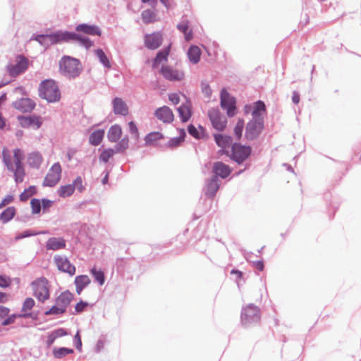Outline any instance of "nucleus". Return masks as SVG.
<instances>
[{
  "instance_id": "f257e3e1",
  "label": "nucleus",
  "mask_w": 361,
  "mask_h": 361,
  "mask_svg": "<svg viewBox=\"0 0 361 361\" xmlns=\"http://www.w3.org/2000/svg\"><path fill=\"white\" fill-rule=\"evenodd\" d=\"M2 155L7 169L14 174L15 181L17 183L23 182L25 176V170L22 164V160L24 159L23 152L20 149H16L11 157L6 150L4 149Z\"/></svg>"
},
{
  "instance_id": "f03ea898",
  "label": "nucleus",
  "mask_w": 361,
  "mask_h": 361,
  "mask_svg": "<svg viewBox=\"0 0 361 361\" xmlns=\"http://www.w3.org/2000/svg\"><path fill=\"white\" fill-rule=\"evenodd\" d=\"M59 65L60 73L69 79L79 76L82 71L80 61L71 56H63L59 61Z\"/></svg>"
},
{
  "instance_id": "7ed1b4c3",
  "label": "nucleus",
  "mask_w": 361,
  "mask_h": 361,
  "mask_svg": "<svg viewBox=\"0 0 361 361\" xmlns=\"http://www.w3.org/2000/svg\"><path fill=\"white\" fill-rule=\"evenodd\" d=\"M39 96L49 102H58L61 98V93L58 85L52 80H47L40 84Z\"/></svg>"
},
{
  "instance_id": "20e7f679",
  "label": "nucleus",
  "mask_w": 361,
  "mask_h": 361,
  "mask_svg": "<svg viewBox=\"0 0 361 361\" xmlns=\"http://www.w3.org/2000/svg\"><path fill=\"white\" fill-rule=\"evenodd\" d=\"M261 317L260 310L253 305H246L241 312V322L246 327L254 326L259 323Z\"/></svg>"
},
{
  "instance_id": "39448f33",
  "label": "nucleus",
  "mask_w": 361,
  "mask_h": 361,
  "mask_svg": "<svg viewBox=\"0 0 361 361\" xmlns=\"http://www.w3.org/2000/svg\"><path fill=\"white\" fill-rule=\"evenodd\" d=\"M68 31H57L49 35H39L32 38L42 46L48 47L51 44L66 42V37L69 36Z\"/></svg>"
},
{
  "instance_id": "423d86ee",
  "label": "nucleus",
  "mask_w": 361,
  "mask_h": 361,
  "mask_svg": "<svg viewBox=\"0 0 361 361\" xmlns=\"http://www.w3.org/2000/svg\"><path fill=\"white\" fill-rule=\"evenodd\" d=\"M34 295L39 301L44 302L49 298L48 281L45 278H40L32 283Z\"/></svg>"
},
{
  "instance_id": "0eeeda50",
  "label": "nucleus",
  "mask_w": 361,
  "mask_h": 361,
  "mask_svg": "<svg viewBox=\"0 0 361 361\" xmlns=\"http://www.w3.org/2000/svg\"><path fill=\"white\" fill-rule=\"evenodd\" d=\"M264 128L262 118H252L246 126L245 137L247 140H254L257 138Z\"/></svg>"
},
{
  "instance_id": "6e6552de",
  "label": "nucleus",
  "mask_w": 361,
  "mask_h": 361,
  "mask_svg": "<svg viewBox=\"0 0 361 361\" xmlns=\"http://www.w3.org/2000/svg\"><path fill=\"white\" fill-rule=\"evenodd\" d=\"M251 152L252 149L250 146L234 144L232 147L231 158L238 164H241L250 156Z\"/></svg>"
},
{
  "instance_id": "1a4fd4ad",
  "label": "nucleus",
  "mask_w": 361,
  "mask_h": 361,
  "mask_svg": "<svg viewBox=\"0 0 361 361\" xmlns=\"http://www.w3.org/2000/svg\"><path fill=\"white\" fill-rule=\"evenodd\" d=\"M61 171L62 169L60 164L59 162L54 164L44 178L43 186H55L61 179Z\"/></svg>"
},
{
  "instance_id": "9d476101",
  "label": "nucleus",
  "mask_w": 361,
  "mask_h": 361,
  "mask_svg": "<svg viewBox=\"0 0 361 361\" xmlns=\"http://www.w3.org/2000/svg\"><path fill=\"white\" fill-rule=\"evenodd\" d=\"M208 116L214 128L222 131L226 128V118L218 108H212L209 110Z\"/></svg>"
},
{
  "instance_id": "9b49d317",
  "label": "nucleus",
  "mask_w": 361,
  "mask_h": 361,
  "mask_svg": "<svg viewBox=\"0 0 361 361\" xmlns=\"http://www.w3.org/2000/svg\"><path fill=\"white\" fill-rule=\"evenodd\" d=\"M28 61L23 56H19L16 59V63L15 65L8 66V71L12 77H16L17 75L23 73L27 68Z\"/></svg>"
},
{
  "instance_id": "f8f14e48",
  "label": "nucleus",
  "mask_w": 361,
  "mask_h": 361,
  "mask_svg": "<svg viewBox=\"0 0 361 361\" xmlns=\"http://www.w3.org/2000/svg\"><path fill=\"white\" fill-rule=\"evenodd\" d=\"M161 73L163 77L169 81H180L184 78V73L182 71L167 66L161 67Z\"/></svg>"
},
{
  "instance_id": "ddd939ff",
  "label": "nucleus",
  "mask_w": 361,
  "mask_h": 361,
  "mask_svg": "<svg viewBox=\"0 0 361 361\" xmlns=\"http://www.w3.org/2000/svg\"><path fill=\"white\" fill-rule=\"evenodd\" d=\"M54 262L59 270L69 274L73 276L75 272V267L72 265L67 257L56 255L54 257Z\"/></svg>"
},
{
  "instance_id": "4468645a",
  "label": "nucleus",
  "mask_w": 361,
  "mask_h": 361,
  "mask_svg": "<svg viewBox=\"0 0 361 361\" xmlns=\"http://www.w3.org/2000/svg\"><path fill=\"white\" fill-rule=\"evenodd\" d=\"M161 42L162 35L160 32H154L145 37V44L149 49H157Z\"/></svg>"
},
{
  "instance_id": "2eb2a0df",
  "label": "nucleus",
  "mask_w": 361,
  "mask_h": 361,
  "mask_svg": "<svg viewBox=\"0 0 361 361\" xmlns=\"http://www.w3.org/2000/svg\"><path fill=\"white\" fill-rule=\"evenodd\" d=\"M35 102L29 98H21L13 103V106L23 112H30L35 108Z\"/></svg>"
},
{
  "instance_id": "dca6fc26",
  "label": "nucleus",
  "mask_w": 361,
  "mask_h": 361,
  "mask_svg": "<svg viewBox=\"0 0 361 361\" xmlns=\"http://www.w3.org/2000/svg\"><path fill=\"white\" fill-rule=\"evenodd\" d=\"M154 115L164 123H171L173 121V114L171 109L166 106L157 109L155 111Z\"/></svg>"
},
{
  "instance_id": "f3484780",
  "label": "nucleus",
  "mask_w": 361,
  "mask_h": 361,
  "mask_svg": "<svg viewBox=\"0 0 361 361\" xmlns=\"http://www.w3.org/2000/svg\"><path fill=\"white\" fill-rule=\"evenodd\" d=\"M219 181L216 177H212L206 182L203 191L207 197H212L215 195L219 188Z\"/></svg>"
},
{
  "instance_id": "a211bd4d",
  "label": "nucleus",
  "mask_w": 361,
  "mask_h": 361,
  "mask_svg": "<svg viewBox=\"0 0 361 361\" xmlns=\"http://www.w3.org/2000/svg\"><path fill=\"white\" fill-rule=\"evenodd\" d=\"M68 34H70V35L66 37V42L69 41H77L87 49L93 46V42L87 37L73 32H68Z\"/></svg>"
},
{
  "instance_id": "6ab92c4d",
  "label": "nucleus",
  "mask_w": 361,
  "mask_h": 361,
  "mask_svg": "<svg viewBox=\"0 0 361 361\" xmlns=\"http://www.w3.org/2000/svg\"><path fill=\"white\" fill-rule=\"evenodd\" d=\"M113 110L115 114L126 116L128 113V108L126 102L119 97H116L112 101Z\"/></svg>"
},
{
  "instance_id": "aec40b11",
  "label": "nucleus",
  "mask_w": 361,
  "mask_h": 361,
  "mask_svg": "<svg viewBox=\"0 0 361 361\" xmlns=\"http://www.w3.org/2000/svg\"><path fill=\"white\" fill-rule=\"evenodd\" d=\"M76 31L83 32L90 35L100 36L102 34L100 28L94 25L80 24L75 28Z\"/></svg>"
},
{
  "instance_id": "412c9836",
  "label": "nucleus",
  "mask_w": 361,
  "mask_h": 361,
  "mask_svg": "<svg viewBox=\"0 0 361 361\" xmlns=\"http://www.w3.org/2000/svg\"><path fill=\"white\" fill-rule=\"evenodd\" d=\"M66 247V240L63 238L52 237L48 239L46 248L49 250H58Z\"/></svg>"
},
{
  "instance_id": "4be33fe9",
  "label": "nucleus",
  "mask_w": 361,
  "mask_h": 361,
  "mask_svg": "<svg viewBox=\"0 0 361 361\" xmlns=\"http://www.w3.org/2000/svg\"><path fill=\"white\" fill-rule=\"evenodd\" d=\"M20 123L23 128L35 127L36 129L41 126V122L37 117H19Z\"/></svg>"
},
{
  "instance_id": "5701e85b",
  "label": "nucleus",
  "mask_w": 361,
  "mask_h": 361,
  "mask_svg": "<svg viewBox=\"0 0 361 361\" xmlns=\"http://www.w3.org/2000/svg\"><path fill=\"white\" fill-rule=\"evenodd\" d=\"M122 129L119 125L115 124L108 130L107 137L111 142H116L121 137Z\"/></svg>"
},
{
  "instance_id": "b1692460",
  "label": "nucleus",
  "mask_w": 361,
  "mask_h": 361,
  "mask_svg": "<svg viewBox=\"0 0 361 361\" xmlns=\"http://www.w3.org/2000/svg\"><path fill=\"white\" fill-rule=\"evenodd\" d=\"M73 297V294L69 291L63 292L56 298V303L66 311V308L70 305Z\"/></svg>"
},
{
  "instance_id": "393cba45",
  "label": "nucleus",
  "mask_w": 361,
  "mask_h": 361,
  "mask_svg": "<svg viewBox=\"0 0 361 361\" xmlns=\"http://www.w3.org/2000/svg\"><path fill=\"white\" fill-rule=\"evenodd\" d=\"M90 279L87 275L78 276L75 279L76 293L80 295L82 290L90 284Z\"/></svg>"
},
{
  "instance_id": "a878e982",
  "label": "nucleus",
  "mask_w": 361,
  "mask_h": 361,
  "mask_svg": "<svg viewBox=\"0 0 361 361\" xmlns=\"http://www.w3.org/2000/svg\"><path fill=\"white\" fill-rule=\"evenodd\" d=\"M190 61L197 64L200 59L201 50L197 46H191L187 53Z\"/></svg>"
},
{
  "instance_id": "bb28decb",
  "label": "nucleus",
  "mask_w": 361,
  "mask_h": 361,
  "mask_svg": "<svg viewBox=\"0 0 361 361\" xmlns=\"http://www.w3.org/2000/svg\"><path fill=\"white\" fill-rule=\"evenodd\" d=\"M179 116L183 122H187L191 116L190 105L188 102L178 108Z\"/></svg>"
},
{
  "instance_id": "cd10ccee",
  "label": "nucleus",
  "mask_w": 361,
  "mask_h": 361,
  "mask_svg": "<svg viewBox=\"0 0 361 361\" xmlns=\"http://www.w3.org/2000/svg\"><path fill=\"white\" fill-rule=\"evenodd\" d=\"M42 162V157L39 152H32L28 155L27 163L30 166L35 169L39 168Z\"/></svg>"
},
{
  "instance_id": "c85d7f7f",
  "label": "nucleus",
  "mask_w": 361,
  "mask_h": 361,
  "mask_svg": "<svg viewBox=\"0 0 361 361\" xmlns=\"http://www.w3.org/2000/svg\"><path fill=\"white\" fill-rule=\"evenodd\" d=\"M188 24L187 20H182L181 22L177 25V29L184 34L185 39L187 42L192 39V33L191 30H188Z\"/></svg>"
},
{
  "instance_id": "c756f323",
  "label": "nucleus",
  "mask_w": 361,
  "mask_h": 361,
  "mask_svg": "<svg viewBox=\"0 0 361 361\" xmlns=\"http://www.w3.org/2000/svg\"><path fill=\"white\" fill-rule=\"evenodd\" d=\"M104 135V130H96L92 133L90 134L89 137V142L92 145L97 146L99 145L103 140Z\"/></svg>"
},
{
  "instance_id": "7c9ffc66",
  "label": "nucleus",
  "mask_w": 361,
  "mask_h": 361,
  "mask_svg": "<svg viewBox=\"0 0 361 361\" xmlns=\"http://www.w3.org/2000/svg\"><path fill=\"white\" fill-rule=\"evenodd\" d=\"M212 171L214 173L213 177H216L217 180H219V178H226V165L224 163H214Z\"/></svg>"
},
{
  "instance_id": "2f4dec72",
  "label": "nucleus",
  "mask_w": 361,
  "mask_h": 361,
  "mask_svg": "<svg viewBox=\"0 0 361 361\" xmlns=\"http://www.w3.org/2000/svg\"><path fill=\"white\" fill-rule=\"evenodd\" d=\"M237 113L236 100L227 94V116L233 117Z\"/></svg>"
},
{
  "instance_id": "473e14b6",
  "label": "nucleus",
  "mask_w": 361,
  "mask_h": 361,
  "mask_svg": "<svg viewBox=\"0 0 361 361\" xmlns=\"http://www.w3.org/2000/svg\"><path fill=\"white\" fill-rule=\"evenodd\" d=\"M31 317V313H21V314H13L2 321V326H8L15 322L17 318H29Z\"/></svg>"
},
{
  "instance_id": "72a5a7b5",
  "label": "nucleus",
  "mask_w": 361,
  "mask_h": 361,
  "mask_svg": "<svg viewBox=\"0 0 361 361\" xmlns=\"http://www.w3.org/2000/svg\"><path fill=\"white\" fill-rule=\"evenodd\" d=\"M169 54V47L159 51L153 61V67H156L163 61H166Z\"/></svg>"
},
{
  "instance_id": "f704fd0d",
  "label": "nucleus",
  "mask_w": 361,
  "mask_h": 361,
  "mask_svg": "<svg viewBox=\"0 0 361 361\" xmlns=\"http://www.w3.org/2000/svg\"><path fill=\"white\" fill-rule=\"evenodd\" d=\"M16 214V209L13 207L6 208L1 214L0 220L3 223H7L11 221Z\"/></svg>"
},
{
  "instance_id": "c9c22d12",
  "label": "nucleus",
  "mask_w": 361,
  "mask_h": 361,
  "mask_svg": "<svg viewBox=\"0 0 361 361\" xmlns=\"http://www.w3.org/2000/svg\"><path fill=\"white\" fill-rule=\"evenodd\" d=\"M74 192V186L72 184H68L61 186L58 190V194L61 197L71 196Z\"/></svg>"
},
{
  "instance_id": "e433bc0d",
  "label": "nucleus",
  "mask_w": 361,
  "mask_h": 361,
  "mask_svg": "<svg viewBox=\"0 0 361 361\" xmlns=\"http://www.w3.org/2000/svg\"><path fill=\"white\" fill-rule=\"evenodd\" d=\"M244 129V120L238 118L235 126L233 128V137L236 140H240L243 135Z\"/></svg>"
},
{
  "instance_id": "4c0bfd02",
  "label": "nucleus",
  "mask_w": 361,
  "mask_h": 361,
  "mask_svg": "<svg viewBox=\"0 0 361 361\" xmlns=\"http://www.w3.org/2000/svg\"><path fill=\"white\" fill-rule=\"evenodd\" d=\"M73 353V350L71 348H54L53 350V355L55 358L61 359L68 354H71Z\"/></svg>"
},
{
  "instance_id": "58836bf2",
  "label": "nucleus",
  "mask_w": 361,
  "mask_h": 361,
  "mask_svg": "<svg viewBox=\"0 0 361 361\" xmlns=\"http://www.w3.org/2000/svg\"><path fill=\"white\" fill-rule=\"evenodd\" d=\"M163 138V135L159 132L149 133L145 138L146 145H154L155 142Z\"/></svg>"
},
{
  "instance_id": "ea45409f",
  "label": "nucleus",
  "mask_w": 361,
  "mask_h": 361,
  "mask_svg": "<svg viewBox=\"0 0 361 361\" xmlns=\"http://www.w3.org/2000/svg\"><path fill=\"white\" fill-rule=\"evenodd\" d=\"M214 140L216 143V145L221 148L220 149L219 152L221 154H224L226 153V137L224 136L222 134H214Z\"/></svg>"
},
{
  "instance_id": "a19ab883",
  "label": "nucleus",
  "mask_w": 361,
  "mask_h": 361,
  "mask_svg": "<svg viewBox=\"0 0 361 361\" xmlns=\"http://www.w3.org/2000/svg\"><path fill=\"white\" fill-rule=\"evenodd\" d=\"M128 137L126 136L115 145L114 149L116 153L123 152L128 147Z\"/></svg>"
},
{
  "instance_id": "79ce46f5",
  "label": "nucleus",
  "mask_w": 361,
  "mask_h": 361,
  "mask_svg": "<svg viewBox=\"0 0 361 361\" xmlns=\"http://www.w3.org/2000/svg\"><path fill=\"white\" fill-rule=\"evenodd\" d=\"M266 110L265 104L262 101H258L255 103V109L252 114V118H262L261 112Z\"/></svg>"
},
{
  "instance_id": "37998d69",
  "label": "nucleus",
  "mask_w": 361,
  "mask_h": 361,
  "mask_svg": "<svg viewBox=\"0 0 361 361\" xmlns=\"http://www.w3.org/2000/svg\"><path fill=\"white\" fill-rule=\"evenodd\" d=\"M95 54H96L97 56L98 57L99 61L101 62V63H102L104 65V66H105L106 68L111 67L110 62L102 49H97L95 51Z\"/></svg>"
},
{
  "instance_id": "c03bdc74",
  "label": "nucleus",
  "mask_w": 361,
  "mask_h": 361,
  "mask_svg": "<svg viewBox=\"0 0 361 361\" xmlns=\"http://www.w3.org/2000/svg\"><path fill=\"white\" fill-rule=\"evenodd\" d=\"M116 154L115 150L111 148L105 149L102 151L99 156V160L105 163L108 162L109 159Z\"/></svg>"
},
{
  "instance_id": "a18cd8bd",
  "label": "nucleus",
  "mask_w": 361,
  "mask_h": 361,
  "mask_svg": "<svg viewBox=\"0 0 361 361\" xmlns=\"http://www.w3.org/2000/svg\"><path fill=\"white\" fill-rule=\"evenodd\" d=\"M37 189L35 186H30L27 189H25L20 195V200L21 201H26L32 195L35 194Z\"/></svg>"
},
{
  "instance_id": "49530a36",
  "label": "nucleus",
  "mask_w": 361,
  "mask_h": 361,
  "mask_svg": "<svg viewBox=\"0 0 361 361\" xmlns=\"http://www.w3.org/2000/svg\"><path fill=\"white\" fill-rule=\"evenodd\" d=\"M185 135V133L183 130L181 135L179 137L170 139L167 145L170 147H176L178 146L183 141Z\"/></svg>"
},
{
  "instance_id": "de8ad7c7",
  "label": "nucleus",
  "mask_w": 361,
  "mask_h": 361,
  "mask_svg": "<svg viewBox=\"0 0 361 361\" xmlns=\"http://www.w3.org/2000/svg\"><path fill=\"white\" fill-rule=\"evenodd\" d=\"M91 273L94 277L95 280L98 281L100 285H103L105 281L104 273L101 270L96 268L91 269Z\"/></svg>"
},
{
  "instance_id": "09e8293b",
  "label": "nucleus",
  "mask_w": 361,
  "mask_h": 361,
  "mask_svg": "<svg viewBox=\"0 0 361 361\" xmlns=\"http://www.w3.org/2000/svg\"><path fill=\"white\" fill-rule=\"evenodd\" d=\"M35 304V300L31 298L25 299L23 304L22 312L23 313H30L29 311L32 310Z\"/></svg>"
},
{
  "instance_id": "8fccbe9b",
  "label": "nucleus",
  "mask_w": 361,
  "mask_h": 361,
  "mask_svg": "<svg viewBox=\"0 0 361 361\" xmlns=\"http://www.w3.org/2000/svg\"><path fill=\"white\" fill-rule=\"evenodd\" d=\"M155 14L150 10H145L142 13V18L145 23H150L154 20Z\"/></svg>"
},
{
  "instance_id": "3c124183",
  "label": "nucleus",
  "mask_w": 361,
  "mask_h": 361,
  "mask_svg": "<svg viewBox=\"0 0 361 361\" xmlns=\"http://www.w3.org/2000/svg\"><path fill=\"white\" fill-rule=\"evenodd\" d=\"M66 312L65 310H63L61 307L58 305L57 303H56V305H54L52 307H51L49 310L45 312L46 315H57V314H62Z\"/></svg>"
},
{
  "instance_id": "603ef678",
  "label": "nucleus",
  "mask_w": 361,
  "mask_h": 361,
  "mask_svg": "<svg viewBox=\"0 0 361 361\" xmlns=\"http://www.w3.org/2000/svg\"><path fill=\"white\" fill-rule=\"evenodd\" d=\"M201 90L204 97L209 99L212 96V91L208 82L202 81L201 83Z\"/></svg>"
},
{
  "instance_id": "864d4df0",
  "label": "nucleus",
  "mask_w": 361,
  "mask_h": 361,
  "mask_svg": "<svg viewBox=\"0 0 361 361\" xmlns=\"http://www.w3.org/2000/svg\"><path fill=\"white\" fill-rule=\"evenodd\" d=\"M41 233H46L45 231H42V232H38V233H33L30 230H27V231H25L20 233H18L16 237H15V239L16 240H19L20 239H23V238H27V237H30V236H32V235H38V234H41Z\"/></svg>"
},
{
  "instance_id": "5fc2aeb1",
  "label": "nucleus",
  "mask_w": 361,
  "mask_h": 361,
  "mask_svg": "<svg viewBox=\"0 0 361 361\" xmlns=\"http://www.w3.org/2000/svg\"><path fill=\"white\" fill-rule=\"evenodd\" d=\"M32 212L34 214H39L41 211V202L38 199H32L30 202Z\"/></svg>"
},
{
  "instance_id": "6e6d98bb",
  "label": "nucleus",
  "mask_w": 361,
  "mask_h": 361,
  "mask_svg": "<svg viewBox=\"0 0 361 361\" xmlns=\"http://www.w3.org/2000/svg\"><path fill=\"white\" fill-rule=\"evenodd\" d=\"M128 126H129V131L131 133L133 138L135 140H138L139 132H138V129H137L135 123L133 121H130L128 123Z\"/></svg>"
},
{
  "instance_id": "4d7b16f0",
  "label": "nucleus",
  "mask_w": 361,
  "mask_h": 361,
  "mask_svg": "<svg viewBox=\"0 0 361 361\" xmlns=\"http://www.w3.org/2000/svg\"><path fill=\"white\" fill-rule=\"evenodd\" d=\"M74 190H78L80 192H82L85 190V187L82 185V180L80 176H78L73 181V184Z\"/></svg>"
},
{
  "instance_id": "13d9d810",
  "label": "nucleus",
  "mask_w": 361,
  "mask_h": 361,
  "mask_svg": "<svg viewBox=\"0 0 361 361\" xmlns=\"http://www.w3.org/2000/svg\"><path fill=\"white\" fill-rule=\"evenodd\" d=\"M231 275L234 278L235 281L238 284H239L240 281L243 279V272L238 270L233 269L231 271Z\"/></svg>"
},
{
  "instance_id": "bf43d9fd",
  "label": "nucleus",
  "mask_w": 361,
  "mask_h": 361,
  "mask_svg": "<svg viewBox=\"0 0 361 361\" xmlns=\"http://www.w3.org/2000/svg\"><path fill=\"white\" fill-rule=\"evenodd\" d=\"M188 130L190 135L195 138H200V133L194 126L190 125L188 128Z\"/></svg>"
},
{
  "instance_id": "052dcab7",
  "label": "nucleus",
  "mask_w": 361,
  "mask_h": 361,
  "mask_svg": "<svg viewBox=\"0 0 361 361\" xmlns=\"http://www.w3.org/2000/svg\"><path fill=\"white\" fill-rule=\"evenodd\" d=\"M51 333L56 338H60V337L67 335L66 331L63 328L58 329L52 331Z\"/></svg>"
},
{
  "instance_id": "680f3d73",
  "label": "nucleus",
  "mask_w": 361,
  "mask_h": 361,
  "mask_svg": "<svg viewBox=\"0 0 361 361\" xmlns=\"http://www.w3.org/2000/svg\"><path fill=\"white\" fill-rule=\"evenodd\" d=\"M9 308L0 305V322L9 314Z\"/></svg>"
},
{
  "instance_id": "e2e57ef3",
  "label": "nucleus",
  "mask_w": 361,
  "mask_h": 361,
  "mask_svg": "<svg viewBox=\"0 0 361 361\" xmlns=\"http://www.w3.org/2000/svg\"><path fill=\"white\" fill-rule=\"evenodd\" d=\"M73 341H74L76 348L78 350H81L82 341H81V338H80L79 331H78L76 333V334L75 335Z\"/></svg>"
},
{
  "instance_id": "0e129e2a",
  "label": "nucleus",
  "mask_w": 361,
  "mask_h": 361,
  "mask_svg": "<svg viewBox=\"0 0 361 361\" xmlns=\"http://www.w3.org/2000/svg\"><path fill=\"white\" fill-rule=\"evenodd\" d=\"M13 200V197L11 195H7L0 203V208H3L6 205L10 204Z\"/></svg>"
},
{
  "instance_id": "69168bd1",
  "label": "nucleus",
  "mask_w": 361,
  "mask_h": 361,
  "mask_svg": "<svg viewBox=\"0 0 361 361\" xmlns=\"http://www.w3.org/2000/svg\"><path fill=\"white\" fill-rule=\"evenodd\" d=\"M88 306V303L86 302L80 301L75 305V311L77 312H81L84 310V309Z\"/></svg>"
},
{
  "instance_id": "338daca9",
  "label": "nucleus",
  "mask_w": 361,
  "mask_h": 361,
  "mask_svg": "<svg viewBox=\"0 0 361 361\" xmlns=\"http://www.w3.org/2000/svg\"><path fill=\"white\" fill-rule=\"evenodd\" d=\"M169 99L173 104H178L180 102V97L176 93L169 94Z\"/></svg>"
},
{
  "instance_id": "774afa93",
  "label": "nucleus",
  "mask_w": 361,
  "mask_h": 361,
  "mask_svg": "<svg viewBox=\"0 0 361 361\" xmlns=\"http://www.w3.org/2000/svg\"><path fill=\"white\" fill-rule=\"evenodd\" d=\"M253 266L256 269H257L260 271H262L264 269V262L262 260L254 262Z\"/></svg>"
}]
</instances>
